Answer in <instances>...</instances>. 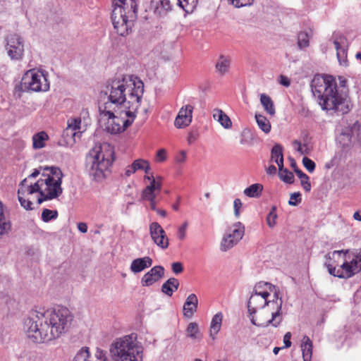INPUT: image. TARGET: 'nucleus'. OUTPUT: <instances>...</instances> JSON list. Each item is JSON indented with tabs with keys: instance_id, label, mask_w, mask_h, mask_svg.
Segmentation results:
<instances>
[{
	"instance_id": "f257e3e1",
	"label": "nucleus",
	"mask_w": 361,
	"mask_h": 361,
	"mask_svg": "<svg viewBox=\"0 0 361 361\" xmlns=\"http://www.w3.org/2000/svg\"><path fill=\"white\" fill-rule=\"evenodd\" d=\"M73 316L64 307L56 308L37 307L30 312L24 321V331L34 343L55 340L66 333Z\"/></svg>"
},
{
	"instance_id": "f03ea898",
	"label": "nucleus",
	"mask_w": 361,
	"mask_h": 361,
	"mask_svg": "<svg viewBox=\"0 0 361 361\" xmlns=\"http://www.w3.org/2000/svg\"><path fill=\"white\" fill-rule=\"evenodd\" d=\"M144 94V83L137 76L125 75L108 82L105 94L107 100L99 106L109 109L138 110Z\"/></svg>"
},
{
	"instance_id": "7ed1b4c3",
	"label": "nucleus",
	"mask_w": 361,
	"mask_h": 361,
	"mask_svg": "<svg viewBox=\"0 0 361 361\" xmlns=\"http://www.w3.org/2000/svg\"><path fill=\"white\" fill-rule=\"evenodd\" d=\"M311 90L323 110L334 111L342 114L350 110L347 95L338 91L335 78L331 75H316L310 84Z\"/></svg>"
},
{
	"instance_id": "20e7f679",
	"label": "nucleus",
	"mask_w": 361,
	"mask_h": 361,
	"mask_svg": "<svg viewBox=\"0 0 361 361\" xmlns=\"http://www.w3.org/2000/svg\"><path fill=\"white\" fill-rule=\"evenodd\" d=\"M269 296H270L269 292H259L251 294L247 302V308L252 324L255 326L263 325V324H257L255 317L257 310L260 309H263L264 313L271 315V318L266 322V326L271 324L273 326L277 327L283 321L282 299L278 297L276 292L274 293V298L271 300L268 299Z\"/></svg>"
},
{
	"instance_id": "39448f33",
	"label": "nucleus",
	"mask_w": 361,
	"mask_h": 361,
	"mask_svg": "<svg viewBox=\"0 0 361 361\" xmlns=\"http://www.w3.org/2000/svg\"><path fill=\"white\" fill-rule=\"evenodd\" d=\"M111 21L116 32L125 37L137 18V0H112Z\"/></svg>"
},
{
	"instance_id": "423d86ee",
	"label": "nucleus",
	"mask_w": 361,
	"mask_h": 361,
	"mask_svg": "<svg viewBox=\"0 0 361 361\" xmlns=\"http://www.w3.org/2000/svg\"><path fill=\"white\" fill-rule=\"evenodd\" d=\"M138 110L109 109L99 106V123L109 133L118 134L130 126L136 118Z\"/></svg>"
},
{
	"instance_id": "0eeeda50",
	"label": "nucleus",
	"mask_w": 361,
	"mask_h": 361,
	"mask_svg": "<svg viewBox=\"0 0 361 361\" xmlns=\"http://www.w3.org/2000/svg\"><path fill=\"white\" fill-rule=\"evenodd\" d=\"M109 351L114 361H143L144 349L135 334L116 338Z\"/></svg>"
},
{
	"instance_id": "6e6552de",
	"label": "nucleus",
	"mask_w": 361,
	"mask_h": 361,
	"mask_svg": "<svg viewBox=\"0 0 361 361\" xmlns=\"http://www.w3.org/2000/svg\"><path fill=\"white\" fill-rule=\"evenodd\" d=\"M114 151L109 145L95 146L87 156V168L91 177L102 180L114 161Z\"/></svg>"
},
{
	"instance_id": "1a4fd4ad",
	"label": "nucleus",
	"mask_w": 361,
	"mask_h": 361,
	"mask_svg": "<svg viewBox=\"0 0 361 361\" xmlns=\"http://www.w3.org/2000/svg\"><path fill=\"white\" fill-rule=\"evenodd\" d=\"M43 173L37 183L39 188V195L37 204H40L44 201L57 198L63 192L61 188L63 173L58 167H50Z\"/></svg>"
},
{
	"instance_id": "9d476101",
	"label": "nucleus",
	"mask_w": 361,
	"mask_h": 361,
	"mask_svg": "<svg viewBox=\"0 0 361 361\" xmlns=\"http://www.w3.org/2000/svg\"><path fill=\"white\" fill-rule=\"evenodd\" d=\"M145 187L141 193V198L144 201L149 202L150 209L156 210V205L162 188V178L160 176H154L153 173L144 176Z\"/></svg>"
},
{
	"instance_id": "9b49d317",
	"label": "nucleus",
	"mask_w": 361,
	"mask_h": 361,
	"mask_svg": "<svg viewBox=\"0 0 361 361\" xmlns=\"http://www.w3.org/2000/svg\"><path fill=\"white\" fill-rule=\"evenodd\" d=\"M39 195V188L37 181L29 182V178L23 179L18 185V199L20 205L26 210H32V204Z\"/></svg>"
},
{
	"instance_id": "f8f14e48",
	"label": "nucleus",
	"mask_w": 361,
	"mask_h": 361,
	"mask_svg": "<svg viewBox=\"0 0 361 361\" xmlns=\"http://www.w3.org/2000/svg\"><path fill=\"white\" fill-rule=\"evenodd\" d=\"M22 87L27 91L47 92L49 82L43 71L37 69L27 71L22 78Z\"/></svg>"
},
{
	"instance_id": "ddd939ff",
	"label": "nucleus",
	"mask_w": 361,
	"mask_h": 361,
	"mask_svg": "<svg viewBox=\"0 0 361 361\" xmlns=\"http://www.w3.org/2000/svg\"><path fill=\"white\" fill-rule=\"evenodd\" d=\"M343 262L340 276L348 279L361 271V250H344Z\"/></svg>"
},
{
	"instance_id": "4468645a",
	"label": "nucleus",
	"mask_w": 361,
	"mask_h": 361,
	"mask_svg": "<svg viewBox=\"0 0 361 361\" xmlns=\"http://www.w3.org/2000/svg\"><path fill=\"white\" fill-rule=\"evenodd\" d=\"M244 233L245 227L242 223L237 222L232 225L222 238L220 250L226 252L233 247L243 238Z\"/></svg>"
},
{
	"instance_id": "2eb2a0df",
	"label": "nucleus",
	"mask_w": 361,
	"mask_h": 361,
	"mask_svg": "<svg viewBox=\"0 0 361 361\" xmlns=\"http://www.w3.org/2000/svg\"><path fill=\"white\" fill-rule=\"evenodd\" d=\"M6 50L11 60L22 59L24 54V41L18 34L12 33L6 37Z\"/></svg>"
},
{
	"instance_id": "dca6fc26",
	"label": "nucleus",
	"mask_w": 361,
	"mask_h": 361,
	"mask_svg": "<svg viewBox=\"0 0 361 361\" xmlns=\"http://www.w3.org/2000/svg\"><path fill=\"white\" fill-rule=\"evenodd\" d=\"M343 256L344 250H335L326 255L324 264L331 275L343 279L339 274L342 269V263L344 259Z\"/></svg>"
},
{
	"instance_id": "f3484780",
	"label": "nucleus",
	"mask_w": 361,
	"mask_h": 361,
	"mask_svg": "<svg viewBox=\"0 0 361 361\" xmlns=\"http://www.w3.org/2000/svg\"><path fill=\"white\" fill-rule=\"evenodd\" d=\"M149 228L153 242L161 249H166L169 247V238L161 225L157 222H152Z\"/></svg>"
},
{
	"instance_id": "a211bd4d",
	"label": "nucleus",
	"mask_w": 361,
	"mask_h": 361,
	"mask_svg": "<svg viewBox=\"0 0 361 361\" xmlns=\"http://www.w3.org/2000/svg\"><path fill=\"white\" fill-rule=\"evenodd\" d=\"M334 44L336 49V56L339 63L346 66L348 65V42L347 39L342 35H334Z\"/></svg>"
},
{
	"instance_id": "6ab92c4d",
	"label": "nucleus",
	"mask_w": 361,
	"mask_h": 361,
	"mask_svg": "<svg viewBox=\"0 0 361 361\" xmlns=\"http://www.w3.org/2000/svg\"><path fill=\"white\" fill-rule=\"evenodd\" d=\"M193 109L194 107L191 104H186L180 108L174 121V125L177 128H183L190 124Z\"/></svg>"
},
{
	"instance_id": "aec40b11",
	"label": "nucleus",
	"mask_w": 361,
	"mask_h": 361,
	"mask_svg": "<svg viewBox=\"0 0 361 361\" xmlns=\"http://www.w3.org/2000/svg\"><path fill=\"white\" fill-rule=\"evenodd\" d=\"M138 171H143L145 175H150L151 166L149 162L144 159H137L125 169L124 176L130 177Z\"/></svg>"
},
{
	"instance_id": "412c9836",
	"label": "nucleus",
	"mask_w": 361,
	"mask_h": 361,
	"mask_svg": "<svg viewBox=\"0 0 361 361\" xmlns=\"http://www.w3.org/2000/svg\"><path fill=\"white\" fill-rule=\"evenodd\" d=\"M164 274L162 266H154L147 271L141 279L142 286H150L161 279Z\"/></svg>"
},
{
	"instance_id": "4be33fe9",
	"label": "nucleus",
	"mask_w": 361,
	"mask_h": 361,
	"mask_svg": "<svg viewBox=\"0 0 361 361\" xmlns=\"http://www.w3.org/2000/svg\"><path fill=\"white\" fill-rule=\"evenodd\" d=\"M81 129V118H71L67 121V128L63 131L66 137L71 136L74 141L75 137H80L82 133Z\"/></svg>"
},
{
	"instance_id": "5701e85b",
	"label": "nucleus",
	"mask_w": 361,
	"mask_h": 361,
	"mask_svg": "<svg viewBox=\"0 0 361 361\" xmlns=\"http://www.w3.org/2000/svg\"><path fill=\"white\" fill-rule=\"evenodd\" d=\"M178 6L177 0H152L151 7L154 12L161 15L164 12L171 11L174 6Z\"/></svg>"
},
{
	"instance_id": "b1692460",
	"label": "nucleus",
	"mask_w": 361,
	"mask_h": 361,
	"mask_svg": "<svg viewBox=\"0 0 361 361\" xmlns=\"http://www.w3.org/2000/svg\"><path fill=\"white\" fill-rule=\"evenodd\" d=\"M198 306V299L195 294H190L183 305V315L187 318H190L197 312Z\"/></svg>"
},
{
	"instance_id": "393cba45",
	"label": "nucleus",
	"mask_w": 361,
	"mask_h": 361,
	"mask_svg": "<svg viewBox=\"0 0 361 361\" xmlns=\"http://www.w3.org/2000/svg\"><path fill=\"white\" fill-rule=\"evenodd\" d=\"M152 264V259L149 257L137 258L133 260L130 269L132 272L136 274L150 267Z\"/></svg>"
},
{
	"instance_id": "a878e982",
	"label": "nucleus",
	"mask_w": 361,
	"mask_h": 361,
	"mask_svg": "<svg viewBox=\"0 0 361 361\" xmlns=\"http://www.w3.org/2000/svg\"><path fill=\"white\" fill-rule=\"evenodd\" d=\"M223 320V314L221 312H218L214 315L212 319L209 329V336L213 340L215 339L216 336L221 330V324Z\"/></svg>"
},
{
	"instance_id": "bb28decb",
	"label": "nucleus",
	"mask_w": 361,
	"mask_h": 361,
	"mask_svg": "<svg viewBox=\"0 0 361 361\" xmlns=\"http://www.w3.org/2000/svg\"><path fill=\"white\" fill-rule=\"evenodd\" d=\"M231 62L230 56L220 55L215 65L217 72L221 75H225L230 68Z\"/></svg>"
},
{
	"instance_id": "cd10ccee",
	"label": "nucleus",
	"mask_w": 361,
	"mask_h": 361,
	"mask_svg": "<svg viewBox=\"0 0 361 361\" xmlns=\"http://www.w3.org/2000/svg\"><path fill=\"white\" fill-rule=\"evenodd\" d=\"M186 336L192 341H199L202 338L199 328V325L196 322H190L185 329Z\"/></svg>"
},
{
	"instance_id": "c85d7f7f",
	"label": "nucleus",
	"mask_w": 361,
	"mask_h": 361,
	"mask_svg": "<svg viewBox=\"0 0 361 361\" xmlns=\"http://www.w3.org/2000/svg\"><path fill=\"white\" fill-rule=\"evenodd\" d=\"M301 350L304 361H310L312 355V342L310 338L305 336L302 340Z\"/></svg>"
},
{
	"instance_id": "c756f323",
	"label": "nucleus",
	"mask_w": 361,
	"mask_h": 361,
	"mask_svg": "<svg viewBox=\"0 0 361 361\" xmlns=\"http://www.w3.org/2000/svg\"><path fill=\"white\" fill-rule=\"evenodd\" d=\"M49 140V136L45 131H40L32 136V147L35 149H39L46 146V142Z\"/></svg>"
},
{
	"instance_id": "7c9ffc66",
	"label": "nucleus",
	"mask_w": 361,
	"mask_h": 361,
	"mask_svg": "<svg viewBox=\"0 0 361 361\" xmlns=\"http://www.w3.org/2000/svg\"><path fill=\"white\" fill-rule=\"evenodd\" d=\"M179 281L176 278H170L161 286V291L168 296H171L179 287Z\"/></svg>"
},
{
	"instance_id": "2f4dec72",
	"label": "nucleus",
	"mask_w": 361,
	"mask_h": 361,
	"mask_svg": "<svg viewBox=\"0 0 361 361\" xmlns=\"http://www.w3.org/2000/svg\"><path fill=\"white\" fill-rule=\"evenodd\" d=\"M213 117L224 128L229 129L232 126V122L230 118L221 109H216L214 110Z\"/></svg>"
},
{
	"instance_id": "473e14b6",
	"label": "nucleus",
	"mask_w": 361,
	"mask_h": 361,
	"mask_svg": "<svg viewBox=\"0 0 361 361\" xmlns=\"http://www.w3.org/2000/svg\"><path fill=\"white\" fill-rule=\"evenodd\" d=\"M271 159L272 161L277 164L279 167H283V147L279 144H276L271 151Z\"/></svg>"
},
{
	"instance_id": "72a5a7b5",
	"label": "nucleus",
	"mask_w": 361,
	"mask_h": 361,
	"mask_svg": "<svg viewBox=\"0 0 361 361\" xmlns=\"http://www.w3.org/2000/svg\"><path fill=\"white\" fill-rule=\"evenodd\" d=\"M4 211L5 207L0 200V237L8 233L11 229V223L6 219Z\"/></svg>"
},
{
	"instance_id": "f704fd0d",
	"label": "nucleus",
	"mask_w": 361,
	"mask_h": 361,
	"mask_svg": "<svg viewBox=\"0 0 361 361\" xmlns=\"http://www.w3.org/2000/svg\"><path fill=\"white\" fill-rule=\"evenodd\" d=\"M263 185L259 183H255L244 190V195L249 197H259L262 192Z\"/></svg>"
},
{
	"instance_id": "c9c22d12",
	"label": "nucleus",
	"mask_w": 361,
	"mask_h": 361,
	"mask_svg": "<svg viewBox=\"0 0 361 361\" xmlns=\"http://www.w3.org/2000/svg\"><path fill=\"white\" fill-rule=\"evenodd\" d=\"M260 102L267 114H270L271 116L275 114L274 102L269 96L265 94H262L260 95Z\"/></svg>"
},
{
	"instance_id": "e433bc0d",
	"label": "nucleus",
	"mask_w": 361,
	"mask_h": 361,
	"mask_svg": "<svg viewBox=\"0 0 361 361\" xmlns=\"http://www.w3.org/2000/svg\"><path fill=\"white\" fill-rule=\"evenodd\" d=\"M178 6L187 13H192L196 8L198 0H177Z\"/></svg>"
},
{
	"instance_id": "4c0bfd02",
	"label": "nucleus",
	"mask_w": 361,
	"mask_h": 361,
	"mask_svg": "<svg viewBox=\"0 0 361 361\" xmlns=\"http://www.w3.org/2000/svg\"><path fill=\"white\" fill-rule=\"evenodd\" d=\"M255 119L258 127L266 134L271 131V123L262 114H255Z\"/></svg>"
},
{
	"instance_id": "58836bf2",
	"label": "nucleus",
	"mask_w": 361,
	"mask_h": 361,
	"mask_svg": "<svg viewBox=\"0 0 361 361\" xmlns=\"http://www.w3.org/2000/svg\"><path fill=\"white\" fill-rule=\"evenodd\" d=\"M57 210L44 209L42 212L41 219L44 222H49L55 220L58 217Z\"/></svg>"
},
{
	"instance_id": "ea45409f",
	"label": "nucleus",
	"mask_w": 361,
	"mask_h": 361,
	"mask_svg": "<svg viewBox=\"0 0 361 361\" xmlns=\"http://www.w3.org/2000/svg\"><path fill=\"white\" fill-rule=\"evenodd\" d=\"M280 178L287 183H292L293 182V173L283 167H279Z\"/></svg>"
},
{
	"instance_id": "a19ab883",
	"label": "nucleus",
	"mask_w": 361,
	"mask_h": 361,
	"mask_svg": "<svg viewBox=\"0 0 361 361\" xmlns=\"http://www.w3.org/2000/svg\"><path fill=\"white\" fill-rule=\"evenodd\" d=\"M87 347L82 348L75 356L73 361H92Z\"/></svg>"
},
{
	"instance_id": "79ce46f5",
	"label": "nucleus",
	"mask_w": 361,
	"mask_h": 361,
	"mask_svg": "<svg viewBox=\"0 0 361 361\" xmlns=\"http://www.w3.org/2000/svg\"><path fill=\"white\" fill-rule=\"evenodd\" d=\"M277 214H276V208L275 207H273L271 210L269 211V214L267 216V225L270 228H273L275 226L276 224V219H277Z\"/></svg>"
},
{
	"instance_id": "37998d69",
	"label": "nucleus",
	"mask_w": 361,
	"mask_h": 361,
	"mask_svg": "<svg viewBox=\"0 0 361 361\" xmlns=\"http://www.w3.org/2000/svg\"><path fill=\"white\" fill-rule=\"evenodd\" d=\"M272 288V285L269 283L259 282L255 285L252 293H257L259 292H269L268 290H271Z\"/></svg>"
},
{
	"instance_id": "c03bdc74",
	"label": "nucleus",
	"mask_w": 361,
	"mask_h": 361,
	"mask_svg": "<svg viewBox=\"0 0 361 361\" xmlns=\"http://www.w3.org/2000/svg\"><path fill=\"white\" fill-rule=\"evenodd\" d=\"M298 44L300 48H305L309 46V36L307 32H302L299 33Z\"/></svg>"
},
{
	"instance_id": "a18cd8bd",
	"label": "nucleus",
	"mask_w": 361,
	"mask_h": 361,
	"mask_svg": "<svg viewBox=\"0 0 361 361\" xmlns=\"http://www.w3.org/2000/svg\"><path fill=\"white\" fill-rule=\"evenodd\" d=\"M167 157H168L167 151L164 148L159 149L156 153V155L154 157V161L157 163H162V162H164L167 159Z\"/></svg>"
},
{
	"instance_id": "49530a36",
	"label": "nucleus",
	"mask_w": 361,
	"mask_h": 361,
	"mask_svg": "<svg viewBox=\"0 0 361 361\" xmlns=\"http://www.w3.org/2000/svg\"><path fill=\"white\" fill-rule=\"evenodd\" d=\"M187 158V152L185 150H180L176 154L174 157V161L177 164H182L186 161Z\"/></svg>"
},
{
	"instance_id": "de8ad7c7",
	"label": "nucleus",
	"mask_w": 361,
	"mask_h": 361,
	"mask_svg": "<svg viewBox=\"0 0 361 361\" xmlns=\"http://www.w3.org/2000/svg\"><path fill=\"white\" fill-rule=\"evenodd\" d=\"M94 357L97 360L95 361H110L106 356V352L99 348H97Z\"/></svg>"
},
{
	"instance_id": "09e8293b",
	"label": "nucleus",
	"mask_w": 361,
	"mask_h": 361,
	"mask_svg": "<svg viewBox=\"0 0 361 361\" xmlns=\"http://www.w3.org/2000/svg\"><path fill=\"white\" fill-rule=\"evenodd\" d=\"M302 164L305 169L310 172L312 173L315 169V163L307 157H303Z\"/></svg>"
},
{
	"instance_id": "8fccbe9b",
	"label": "nucleus",
	"mask_w": 361,
	"mask_h": 361,
	"mask_svg": "<svg viewBox=\"0 0 361 361\" xmlns=\"http://www.w3.org/2000/svg\"><path fill=\"white\" fill-rule=\"evenodd\" d=\"M188 222L185 221L184 223L182 224V225H180L178 227V233H177L178 239H180L181 240L185 239V238L186 237V231L188 228Z\"/></svg>"
},
{
	"instance_id": "3c124183",
	"label": "nucleus",
	"mask_w": 361,
	"mask_h": 361,
	"mask_svg": "<svg viewBox=\"0 0 361 361\" xmlns=\"http://www.w3.org/2000/svg\"><path fill=\"white\" fill-rule=\"evenodd\" d=\"M235 7H243L251 5L254 0H228Z\"/></svg>"
},
{
	"instance_id": "603ef678",
	"label": "nucleus",
	"mask_w": 361,
	"mask_h": 361,
	"mask_svg": "<svg viewBox=\"0 0 361 361\" xmlns=\"http://www.w3.org/2000/svg\"><path fill=\"white\" fill-rule=\"evenodd\" d=\"M301 194L300 192H293L290 195L288 204L292 206H296L301 202Z\"/></svg>"
},
{
	"instance_id": "864d4df0",
	"label": "nucleus",
	"mask_w": 361,
	"mask_h": 361,
	"mask_svg": "<svg viewBox=\"0 0 361 361\" xmlns=\"http://www.w3.org/2000/svg\"><path fill=\"white\" fill-rule=\"evenodd\" d=\"M293 145L295 149L300 152L301 154H305L307 153L306 151V145H302L301 142L298 140H294L293 142Z\"/></svg>"
},
{
	"instance_id": "5fc2aeb1",
	"label": "nucleus",
	"mask_w": 361,
	"mask_h": 361,
	"mask_svg": "<svg viewBox=\"0 0 361 361\" xmlns=\"http://www.w3.org/2000/svg\"><path fill=\"white\" fill-rule=\"evenodd\" d=\"M171 269H172L173 272L177 275V274H179L183 272V266L181 262H176L172 263Z\"/></svg>"
},
{
	"instance_id": "6e6d98bb",
	"label": "nucleus",
	"mask_w": 361,
	"mask_h": 361,
	"mask_svg": "<svg viewBox=\"0 0 361 361\" xmlns=\"http://www.w3.org/2000/svg\"><path fill=\"white\" fill-rule=\"evenodd\" d=\"M242 202L240 199H235L233 202L234 214L235 216L238 217L240 215V209L242 207Z\"/></svg>"
},
{
	"instance_id": "4d7b16f0",
	"label": "nucleus",
	"mask_w": 361,
	"mask_h": 361,
	"mask_svg": "<svg viewBox=\"0 0 361 361\" xmlns=\"http://www.w3.org/2000/svg\"><path fill=\"white\" fill-rule=\"evenodd\" d=\"M291 333L287 332L283 336L284 346L282 348H288L291 346Z\"/></svg>"
},
{
	"instance_id": "13d9d810",
	"label": "nucleus",
	"mask_w": 361,
	"mask_h": 361,
	"mask_svg": "<svg viewBox=\"0 0 361 361\" xmlns=\"http://www.w3.org/2000/svg\"><path fill=\"white\" fill-rule=\"evenodd\" d=\"M300 181H301V185L303 188V189L307 192L310 191L311 183L310 182L309 176H307V179H305V178L301 179Z\"/></svg>"
},
{
	"instance_id": "bf43d9fd",
	"label": "nucleus",
	"mask_w": 361,
	"mask_h": 361,
	"mask_svg": "<svg viewBox=\"0 0 361 361\" xmlns=\"http://www.w3.org/2000/svg\"><path fill=\"white\" fill-rule=\"evenodd\" d=\"M279 83L284 87H289L290 85V81L288 77L285 75H281L279 78Z\"/></svg>"
},
{
	"instance_id": "052dcab7",
	"label": "nucleus",
	"mask_w": 361,
	"mask_h": 361,
	"mask_svg": "<svg viewBox=\"0 0 361 361\" xmlns=\"http://www.w3.org/2000/svg\"><path fill=\"white\" fill-rule=\"evenodd\" d=\"M78 230L83 233H85L87 231V226L85 223L80 222L78 224Z\"/></svg>"
},
{
	"instance_id": "680f3d73",
	"label": "nucleus",
	"mask_w": 361,
	"mask_h": 361,
	"mask_svg": "<svg viewBox=\"0 0 361 361\" xmlns=\"http://www.w3.org/2000/svg\"><path fill=\"white\" fill-rule=\"evenodd\" d=\"M295 172L297 175V176L301 180V179H307V175L303 173L300 169H295Z\"/></svg>"
},
{
	"instance_id": "e2e57ef3",
	"label": "nucleus",
	"mask_w": 361,
	"mask_h": 361,
	"mask_svg": "<svg viewBox=\"0 0 361 361\" xmlns=\"http://www.w3.org/2000/svg\"><path fill=\"white\" fill-rule=\"evenodd\" d=\"M276 171V168L275 166L274 165H271L268 167V169H267V173L269 174H274L275 173Z\"/></svg>"
},
{
	"instance_id": "0e129e2a",
	"label": "nucleus",
	"mask_w": 361,
	"mask_h": 361,
	"mask_svg": "<svg viewBox=\"0 0 361 361\" xmlns=\"http://www.w3.org/2000/svg\"><path fill=\"white\" fill-rule=\"evenodd\" d=\"M39 174V171L37 169H35V171L30 175L27 178H29V182L30 181V179L32 178H36Z\"/></svg>"
},
{
	"instance_id": "69168bd1",
	"label": "nucleus",
	"mask_w": 361,
	"mask_h": 361,
	"mask_svg": "<svg viewBox=\"0 0 361 361\" xmlns=\"http://www.w3.org/2000/svg\"><path fill=\"white\" fill-rule=\"evenodd\" d=\"M353 219H354L355 220H357V221H361V212H359V211L355 212L353 214Z\"/></svg>"
},
{
	"instance_id": "338daca9",
	"label": "nucleus",
	"mask_w": 361,
	"mask_h": 361,
	"mask_svg": "<svg viewBox=\"0 0 361 361\" xmlns=\"http://www.w3.org/2000/svg\"><path fill=\"white\" fill-rule=\"evenodd\" d=\"M155 211H156V212H157V214H158L159 215H160L161 216H162V217H166V212L165 210H164V209H157V208H156V210H155Z\"/></svg>"
},
{
	"instance_id": "774afa93",
	"label": "nucleus",
	"mask_w": 361,
	"mask_h": 361,
	"mask_svg": "<svg viewBox=\"0 0 361 361\" xmlns=\"http://www.w3.org/2000/svg\"><path fill=\"white\" fill-rule=\"evenodd\" d=\"M179 205H180V197H178L177 202L172 205L173 209L175 211H178L179 209Z\"/></svg>"
}]
</instances>
